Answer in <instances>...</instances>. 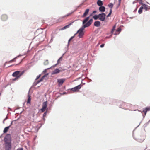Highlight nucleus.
Returning <instances> with one entry per match:
<instances>
[{
	"mask_svg": "<svg viewBox=\"0 0 150 150\" xmlns=\"http://www.w3.org/2000/svg\"><path fill=\"white\" fill-rule=\"evenodd\" d=\"M24 73V71H15L12 74V76L13 77H17L20 78V77Z\"/></svg>",
	"mask_w": 150,
	"mask_h": 150,
	"instance_id": "obj_1",
	"label": "nucleus"
},
{
	"mask_svg": "<svg viewBox=\"0 0 150 150\" xmlns=\"http://www.w3.org/2000/svg\"><path fill=\"white\" fill-rule=\"evenodd\" d=\"M84 29L82 27L81 28L78 30L76 33L74 35L77 33H79V37L80 38H82L84 34V32L83 31Z\"/></svg>",
	"mask_w": 150,
	"mask_h": 150,
	"instance_id": "obj_2",
	"label": "nucleus"
},
{
	"mask_svg": "<svg viewBox=\"0 0 150 150\" xmlns=\"http://www.w3.org/2000/svg\"><path fill=\"white\" fill-rule=\"evenodd\" d=\"M5 143L11 142V137L10 134H7L4 138Z\"/></svg>",
	"mask_w": 150,
	"mask_h": 150,
	"instance_id": "obj_3",
	"label": "nucleus"
},
{
	"mask_svg": "<svg viewBox=\"0 0 150 150\" xmlns=\"http://www.w3.org/2000/svg\"><path fill=\"white\" fill-rule=\"evenodd\" d=\"M106 15L103 13L99 14V19L102 21H104L105 19Z\"/></svg>",
	"mask_w": 150,
	"mask_h": 150,
	"instance_id": "obj_4",
	"label": "nucleus"
},
{
	"mask_svg": "<svg viewBox=\"0 0 150 150\" xmlns=\"http://www.w3.org/2000/svg\"><path fill=\"white\" fill-rule=\"evenodd\" d=\"M42 108L41 109V111L42 112H44L47 107V101L43 103L42 104Z\"/></svg>",
	"mask_w": 150,
	"mask_h": 150,
	"instance_id": "obj_5",
	"label": "nucleus"
},
{
	"mask_svg": "<svg viewBox=\"0 0 150 150\" xmlns=\"http://www.w3.org/2000/svg\"><path fill=\"white\" fill-rule=\"evenodd\" d=\"M5 143L6 150H10L11 148V142Z\"/></svg>",
	"mask_w": 150,
	"mask_h": 150,
	"instance_id": "obj_6",
	"label": "nucleus"
},
{
	"mask_svg": "<svg viewBox=\"0 0 150 150\" xmlns=\"http://www.w3.org/2000/svg\"><path fill=\"white\" fill-rule=\"evenodd\" d=\"M82 85L80 84L75 87L72 88L71 90L73 92L78 91L79 89H80Z\"/></svg>",
	"mask_w": 150,
	"mask_h": 150,
	"instance_id": "obj_7",
	"label": "nucleus"
},
{
	"mask_svg": "<svg viewBox=\"0 0 150 150\" xmlns=\"http://www.w3.org/2000/svg\"><path fill=\"white\" fill-rule=\"evenodd\" d=\"M66 80L65 79L62 78L57 79V82L58 83L59 86H62Z\"/></svg>",
	"mask_w": 150,
	"mask_h": 150,
	"instance_id": "obj_8",
	"label": "nucleus"
},
{
	"mask_svg": "<svg viewBox=\"0 0 150 150\" xmlns=\"http://www.w3.org/2000/svg\"><path fill=\"white\" fill-rule=\"evenodd\" d=\"M150 110V107H147L143 109V112L144 113L145 115H146L147 112Z\"/></svg>",
	"mask_w": 150,
	"mask_h": 150,
	"instance_id": "obj_9",
	"label": "nucleus"
},
{
	"mask_svg": "<svg viewBox=\"0 0 150 150\" xmlns=\"http://www.w3.org/2000/svg\"><path fill=\"white\" fill-rule=\"evenodd\" d=\"M144 137L141 136H139L137 139V140L139 142H142L144 141Z\"/></svg>",
	"mask_w": 150,
	"mask_h": 150,
	"instance_id": "obj_10",
	"label": "nucleus"
},
{
	"mask_svg": "<svg viewBox=\"0 0 150 150\" xmlns=\"http://www.w3.org/2000/svg\"><path fill=\"white\" fill-rule=\"evenodd\" d=\"M73 22H72L71 23L69 24L68 25H66L65 26H64V27L62 28L60 30H63L64 29H66L69 28L70 27V26L72 24Z\"/></svg>",
	"mask_w": 150,
	"mask_h": 150,
	"instance_id": "obj_11",
	"label": "nucleus"
},
{
	"mask_svg": "<svg viewBox=\"0 0 150 150\" xmlns=\"http://www.w3.org/2000/svg\"><path fill=\"white\" fill-rule=\"evenodd\" d=\"M142 5V6L143 7V9H144L145 11H148L150 9V7H148V6L146 4H143Z\"/></svg>",
	"mask_w": 150,
	"mask_h": 150,
	"instance_id": "obj_12",
	"label": "nucleus"
},
{
	"mask_svg": "<svg viewBox=\"0 0 150 150\" xmlns=\"http://www.w3.org/2000/svg\"><path fill=\"white\" fill-rule=\"evenodd\" d=\"M60 71H61L59 69L57 68L56 69L52 71V74H54L59 73L60 72Z\"/></svg>",
	"mask_w": 150,
	"mask_h": 150,
	"instance_id": "obj_13",
	"label": "nucleus"
},
{
	"mask_svg": "<svg viewBox=\"0 0 150 150\" xmlns=\"http://www.w3.org/2000/svg\"><path fill=\"white\" fill-rule=\"evenodd\" d=\"M7 19V16L6 14L3 15L1 16V19L3 21H5Z\"/></svg>",
	"mask_w": 150,
	"mask_h": 150,
	"instance_id": "obj_14",
	"label": "nucleus"
},
{
	"mask_svg": "<svg viewBox=\"0 0 150 150\" xmlns=\"http://www.w3.org/2000/svg\"><path fill=\"white\" fill-rule=\"evenodd\" d=\"M89 11V9H87L85 10L84 13L82 16V17H84L87 16Z\"/></svg>",
	"mask_w": 150,
	"mask_h": 150,
	"instance_id": "obj_15",
	"label": "nucleus"
},
{
	"mask_svg": "<svg viewBox=\"0 0 150 150\" xmlns=\"http://www.w3.org/2000/svg\"><path fill=\"white\" fill-rule=\"evenodd\" d=\"M99 10L100 11L102 12H104L105 11V8L103 6H100L99 8Z\"/></svg>",
	"mask_w": 150,
	"mask_h": 150,
	"instance_id": "obj_16",
	"label": "nucleus"
},
{
	"mask_svg": "<svg viewBox=\"0 0 150 150\" xmlns=\"http://www.w3.org/2000/svg\"><path fill=\"white\" fill-rule=\"evenodd\" d=\"M100 23L99 21H96L94 23V25L96 27H99L100 25Z\"/></svg>",
	"mask_w": 150,
	"mask_h": 150,
	"instance_id": "obj_17",
	"label": "nucleus"
},
{
	"mask_svg": "<svg viewBox=\"0 0 150 150\" xmlns=\"http://www.w3.org/2000/svg\"><path fill=\"white\" fill-rule=\"evenodd\" d=\"M10 127V126H7L6 127H5L3 131L4 133H6L9 129Z\"/></svg>",
	"mask_w": 150,
	"mask_h": 150,
	"instance_id": "obj_18",
	"label": "nucleus"
},
{
	"mask_svg": "<svg viewBox=\"0 0 150 150\" xmlns=\"http://www.w3.org/2000/svg\"><path fill=\"white\" fill-rule=\"evenodd\" d=\"M72 13H69L67 14L65 16H63L61 17L60 18L61 19H63V18H66L67 17H68L69 16L71 15V14H72Z\"/></svg>",
	"mask_w": 150,
	"mask_h": 150,
	"instance_id": "obj_19",
	"label": "nucleus"
},
{
	"mask_svg": "<svg viewBox=\"0 0 150 150\" xmlns=\"http://www.w3.org/2000/svg\"><path fill=\"white\" fill-rule=\"evenodd\" d=\"M72 13H69L67 14L65 16H63L61 17L60 18L61 19H63V18H66L67 17H68L69 16L71 15V14H72Z\"/></svg>",
	"mask_w": 150,
	"mask_h": 150,
	"instance_id": "obj_20",
	"label": "nucleus"
},
{
	"mask_svg": "<svg viewBox=\"0 0 150 150\" xmlns=\"http://www.w3.org/2000/svg\"><path fill=\"white\" fill-rule=\"evenodd\" d=\"M28 100H27V103L30 104V101H31V96L30 95L28 94Z\"/></svg>",
	"mask_w": 150,
	"mask_h": 150,
	"instance_id": "obj_21",
	"label": "nucleus"
},
{
	"mask_svg": "<svg viewBox=\"0 0 150 150\" xmlns=\"http://www.w3.org/2000/svg\"><path fill=\"white\" fill-rule=\"evenodd\" d=\"M97 4L100 6H102L103 5V3L102 1L100 0H98L97 2Z\"/></svg>",
	"mask_w": 150,
	"mask_h": 150,
	"instance_id": "obj_22",
	"label": "nucleus"
},
{
	"mask_svg": "<svg viewBox=\"0 0 150 150\" xmlns=\"http://www.w3.org/2000/svg\"><path fill=\"white\" fill-rule=\"evenodd\" d=\"M143 9V7L141 6L140 7L138 11V13L140 14L142 13V10Z\"/></svg>",
	"mask_w": 150,
	"mask_h": 150,
	"instance_id": "obj_23",
	"label": "nucleus"
},
{
	"mask_svg": "<svg viewBox=\"0 0 150 150\" xmlns=\"http://www.w3.org/2000/svg\"><path fill=\"white\" fill-rule=\"evenodd\" d=\"M46 76L45 75H44L40 79V80H38L37 82V83H38L42 81L43 80V79H44L45 77Z\"/></svg>",
	"mask_w": 150,
	"mask_h": 150,
	"instance_id": "obj_24",
	"label": "nucleus"
},
{
	"mask_svg": "<svg viewBox=\"0 0 150 150\" xmlns=\"http://www.w3.org/2000/svg\"><path fill=\"white\" fill-rule=\"evenodd\" d=\"M89 17H86L83 21V24H84L85 23H86L89 20Z\"/></svg>",
	"mask_w": 150,
	"mask_h": 150,
	"instance_id": "obj_25",
	"label": "nucleus"
},
{
	"mask_svg": "<svg viewBox=\"0 0 150 150\" xmlns=\"http://www.w3.org/2000/svg\"><path fill=\"white\" fill-rule=\"evenodd\" d=\"M16 58H14L13 59L11 60L10 61L8 62H6L5 64H4V65L5 66H6V64H7V63H10V62H13V61H15V59H16Z\"/></svg>",
	"mask_w": 150,
	"mask_h": 150,
	"instance_id": "obj_26",
	"label": "nucleus"
},
{
	"mask_svg": "<svg viewBox=\"0 0 150 150\" xmlns=\"http://www.w3.org/2000/svg\"><path fill=\"white\" fill-rule=\"evenodd\" d=\"M90 25L89 24V23L87 22L82 27L84 29L85 28L88 27Z\"/></svg>",
	"mask_w": 150,
	"mask_h": 150,
	"instance_id": "obj_27",
	"label": "nucleus"
},
{
	"mask_svg": "<svg viewBox=\"0 0 150 150\" xmlns=\"http://www.w3.org/2000/svg\"><path fill=\"white\" fill-rule=\"evenodd\" d=\"M108 6L110 8V9H112V8L113 6V4L112 3H110L108 5Z\"/></svg>",
	"mask_w": 150,
	"mask_h": 150,
	"instance_id": "obj_28",
	"label": "nucleus"
},
{
	"mask_svg": "<svg viewBox=\"0 0 150 150\" xmlns=\"http://www.w3.org/2000/svg\"><path fill=\"white\" fill-rule=\"evenodd\" d=\"M93 18L95 20L97 19L98 18H99V15H95L93 17Z\"/></svg>",
	"mask_w": 150,
	"mask_h": 150,
	"instance_id": "obj_29",
	"label": "nucleus"
},
{
	"mask_svg": "<svg viewBox=\"0 0 150 150\" xmlns=\"http://www.w3.org/2000/svg\"><path fill=\"white\" fill-rule=\"evenodd\" d=\"M44 64L45 65H47L49 64V62L48 60H46L44 62Z\"/></svg>",
	"mask_w": 150,
	"mask_h": 150,
	"instance_id": "obj_30",
	"label": "nucleus"
},
{
	"mask_svg": "<svg viewBox=\"0 0 150 150\" xmlns=\"http://www.w3.org/2000/svg\"><path fill=\"white\" fill-rule=\"evenodd\" d=\"M115 27H116L115 25L113 26V28L112 30L111 31V33L112 34V33H113L114 31V30H115Z\"/></svg>",
	"mask_w": 150,
	"mask_h": 150,
	"instance_id": "obj_31",
	"label": "nucleus"
},
{
	"mask_svg": "<svg viewBox=\"0 0 150 150\" xmlns=\"http://www.w3.org/2000/svg\"><path fill=\"white\" fill-rule=\"evenodd\" d=\"M93 22V19H90L88 21V23L90 25Z\"/></svg>",
	"mask_w": 150,
	"mask_h": 150,
	"instance_id": "obj_32",
	"label": "nucleus"
},
{
	"mask_svg": "<svg viewBox=\"0 0 150 150\" xmlns=\"http://www.w3.org/2000/svg\"><path fill=\"white\" fill-rule=\"evenodd\" d=\"M112 12V10L110 9V12L108 14L107 16V17H109L111 15Z\"/></svg>",
	"mask_w": 150,
	"mask_h": 150,
	"instance_id": "obj_33",
	"label": "nucleus"
},
{
	"mask_svg": "<svg viewBox=\"0 0 150 150\" xmlns=\"http://www.w3.org/2000/svg\"><path fill=\"white\" fill-rule=\"evenodd\" d=\"M63 56H62V57H61L57 61V62H58V63H59L60 62V61H61L62 60V57H63Z\"/></svg>",
	"mask_w": 150,
	"mask_h": 150,
	"instance_id": "obj_34",
	"label": "nucleus"
},
{
	"mask_svg": "<svg viewBox=\"0 0 150 150\" xmlns=\"http://www.w3.org/2000/svg\"><path fill=\"white\" fill-rule=\"evenodd\" d=\"M121 1V0H118L119 3H118V6H117V8H118V7L120 5Z\"/></svg>",
	"mask_w": 150,
	"mask_h": 150,
	"instance_id": "obj_35",
	"label": "nucleus"
},
{
	"mask_svg": "<svg viewBox=\"0 0 150 150\" xmlns=\"http://www.w3.org/2000/svg\"><path fill=\"white\" fill-rule=\"evenodd\" d=\"M121 29L120 28H117V31L119 32H120L121 31Z\"/></svg>",
	"mask_w": 150,
	"mask_h": 150,
	"instance_id": "obj_36",
	"label": "nucleus"
},
{
	"mask_svg": "<svg viewBox=\"0 0 150 150\" xmlns=\"http://www.w3.org/2000/svg\"><path fill=\"white\" fill-rule=\"evenodd\" d=\"M74 36H73L71 37L70 38V39L69 40V41H68L69 42H70V41L72 40V39H73L74 38Z\"/></svg>",
	"mask_w": 150,
	"mask_h": 150,
	"instance_id": "obj_37",
	"label": "nucleus"
},
{
	"mask_svg": "<svg viewBox=\"0 0 150 150\" xmlns=\"http://www.w3.org/2000/svg\"><path fill=\"white\" fill-rule=\"evenodd\" d=\"M19 78L17 77H16V78L13 79V81H15L18 80Z\"/></svg>",
	"mask_w": 150,
	"mask_h": 150,
	"instance_id": "obj_38",
	"label": "nucleus"
},
{
	"mask_svg": "<svg viewBox=\"0 0 150 150\" xmlns=\"http://www.w3.org/2000/svg\"><path fill=\"white\" fill-rule=\"evenodd\" d=\"M54 34L53 33L51 34V37H52L51 39H53V38H54Z\"/></svg>",
	"mask_w": 150,
	"mask_h": 150,
	"instance_id": "obj_39",
	"label": "nucleus"
},
{
	"mask_svg": "<svg viewBox=\"0 0 150 150\" xmlns=\"http://www.w3.org/2000/svg\"><path fill=\"white\" fill-rule=\"evenodd\" d=\"M40 76V75H39L36 78V80H38Z\"/></svg>",
	"mask_w": 150,
	"mask_h": 150,
	"instance_id": "obj_40",
	"label": "nucleus"
},
{
	"mask_svg": "<svg viewBox=\"0 0 150 150\" xmlns=\"http://www.w3.org/2000/svg\"><path fill=\"white\" fill-rule=\"evenodd\" d=\"M104 44H103L100 45V47L101 48H102L104 46Z\"/></svg>",
	"mask_w": 150,
	"mask_h": 150,
	"instance_id": "obj_41",
	"label": "nucleus"
},
{
	"mask_svg": "<svg viewBox=\"0 0 150 150\" xmlns=\"http://www.w3.org/2000/svg\"><path fill=\"white\" fill-rule=\"evenodd\" d=\"M17 150H23L22 148H19L17 149Z\"/></svg>",
	"mask_w": 150,
	"mask_h": 150,
	"instance_id": "obj_42",
	"label": "nucleus"
},
{
	"mask_svg": "<svg viewBox=\"0 0 150 150\" xmlns=\"http://www.w3.org/2000/svg\"><path fill=\"white\" fill-rule=\"evenodd\" d=\"M7 119V117H6L4 120L3 122L4 123V121H5Z\"/></svg>",
	"mask_w": 150,
	"mask_h": 150,
	"instance_id": "obj_43",
	"label": "nucleus"
},
{
	"mask_svg": "<svg viewBox=\"0 0 150 150\" xmlns=\"http://www.w3.org/2000/svg\"><path fill=\"white\" fill-rule=\"evenodd\" d=\"M47 112H45L43 114V116H45Z\"/></svg>",
	"mask_w": 150,
	"mask_h": 150,
	"instance_id": "obj_44",
	"label": "nucleus"
},
{
	"mask_svg": "<svg viewBox=\"0 0 150 150\" xmlns=\"http://www.w3.org/2000/svg\"><path fill=\"white\" fill-rule=\"evenodd\" d=\"M96 11H94L93 12V13H96Z\"/></svg>",
	"mask_w": 150,
	"mask_h": 150,
	"instance_id": "obj_45",
	"label": "nucleus"
},
{
	"mask_svg": "<svg viewBox=\"0 0 150 150\" xmlns=\"http://www.w3.org/2000/svg\"><path fill=\"white\" fill-rule=\"evenodd\" d=\"M13 121H12V122H11V125H10L9 126H10V127H11V125H12V123H13Z\"/></svg>",
	"mask_w": 150,
	"mask_h": 150,
	"instance_id": "obj_46",
	"label": "nucleus"
},
{
	"mask_svg": "<svg viewBox=\"0 0 150 150\" xmlns=\"http://www.w3.org/2000/svg\"><path fill=\"white\" fill-rule=\"evenodd\" d=\"M149 14L150 16V11H149Z\"/></svg>",
	"mask_w": 150,
	"mask_h": 150,
	"instance_id": "obj_47",
	"label": "nucleus"
},
{
	"mask_svg": "<svg viewBox=\"0 0 150 150\" xmlns=\"http://www.w3.org/2000/svg\"><path fill=\"white\" fill-rule=\"evenodd\" d=\"M134 3H135V2L134 1L133 2V3L134 4Z\"/></svg>",
	"mask_w": 150,
	"mask_h": 150,
	"instance_id": "obj_48",
	"label": "nucleus"
},
{
	"mask_svg": "<svg viewBox=\"0 0 150 150\" xmlns=\"http://www.w3.org/2000/svg\"><path fill=\"white\" fill-rule=\"evenodd\" d=\"M150 122V120H149V122Z\"/></svg>",
	"mask_w": 150,
	"mask_h": 150,
	"instance_id": "obj_49",
	"label": "nucleus"
},
{
	"mask_svg": "<svg viewBox=\"0 0 150 150\" xmlns=\"http://www.w3.org/2000/svg\"><path fill=\"white\" fill-rule=\"evenodd\" d=\"M140 1H141V0H140Z\"/></svg>",
	"mask_w": 150,
	"mask_h": 150,
	"instance_id": "obj_50",
	"label": "nucleus"
}]
</instances>
